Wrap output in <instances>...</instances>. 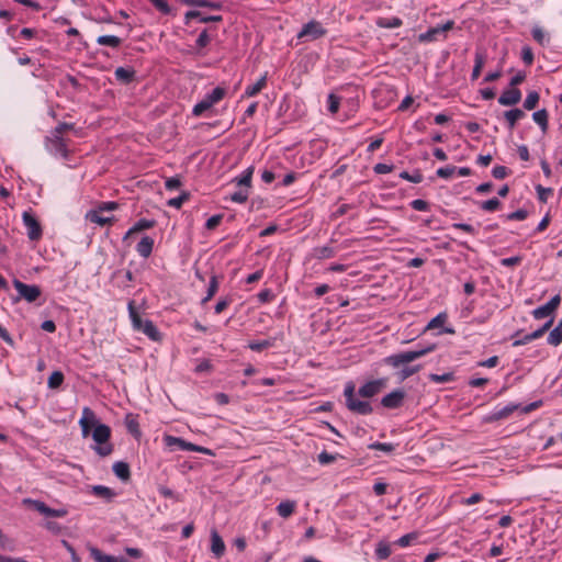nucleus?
Listing matches in <instances>:
<instances>
[{"label":"nucleus","instance_id":"5fc2aeb1","mask_svg":"<svg viewBox=\"0 0 562 562\" xmlns=\"http://www.w3.org/2000/svg\"><path fill=\"white\" fill-rule=\"evenodd\" d=\"M429 380L432 382H436V383L450 382L453 380V373H451V372L443 373V374L431 373V374H429Z\"/></svg>","mask_w":562,"mask_h":562},{"label":"nucleus","instance_id":"a211bd4d","mask_svg":"<svg viewBox=\"0 0 562 562\" xmlns=\"http://www.w3.org/2000/svg\"><path fill=\"white\" fill-rule=\"evenodd\" d=\"M156 225L154 220L140 218L124 235L123 240L128 239L133 234L153 228Z\"/></svg>","mask_w":562,"mask_h":562},{"label":"nucleus","instance_id":"72a5a7b5","mask_svg":"<svg viewBox=\"0 0 562 562\" xmlns=\"http://www.w3.org/2000/svg\"><path fill=\"white\" fill-rule=\"evenodd\" d=\"M87 218L92 222V223H95V224H99L101 226H104V225H108V224H112L114 222V217L113 216H110V217H104V216H101L100 215V212L97 211V210H92L90 211L88 214H87Z\"/></svg>","mask_w":562,"mask_h":562},{"label":"nucleus","instance_id":"f3484780","mask_svg":"<svg viewBox=\"0 0 562 562\" xmlns=\"http://www.w3.org/2000/svg\"><path fill=\"white\" fill-rule=\"evenodd\" d=\"M89 552H90L91 558L95 562H127V560L123 557L116 558L113 555H108L95 547H89Z\"/></svg>","mask_w":562,"mask_h":562},{"label":"nucleus","instance_id":"6ab92c4d","mask_svg":"<svg viewBox=\"0 0 562 562\" xmlns=\"http://www.w3.org/2000/svg\"><path fill=\"white\" fill-rule=\"evenodd\" d=\"M186 24L190 22L192 19H199L202 23L209 22H221L223 20L222 15H203L200 11L191 10L188 11L184 15Z\"/></svg>","mask_w":562,"mask_h":562},{"label":"nucleus","instance_id":"ddd939ff","mask_svg":"<svg viewBox=\"0 0 562 562\" xmlns=\"http://www.w3.org/2000/svg\"><path fill=\"white\" fill-rule=\"evenodd\" d=\"M405 392L401 389L394 390L381 400V405L389 409H395L403 405Z\"/></svg>","mask_w":562,"mask_h":562},{"label":"nucleus","instance_id":"c9c22d12","mask_svg":"<svg viewBox=\"0 0 562 562\" xmlns=\"http://www.w3.org/2000/svg\"><path fill=\"white\" fill-rule=\"evenodd\" d=\"M97 43L102 46L117 48L122 44V40L115 35H101L97 38Z\"/></svg>","mask_w":562,"mask_h":562},{"label":"nucleus","instance_id":"bf43d9fd","mask_svg":"<svg viewBox=\"0 0 562 562\" xmlns=\"http://www.w3.org/2000/svg\"><path fill=\"white\" fill-rule=\"evenodd\" d=\"M446 321L447 315L445 313H440L428 323L427 329L440 327L445 324Z\"/></svg>","mask_w":562,"mask_h":562},{"label":"nucleus","instance_id":"7c9ffc66","mask_svg":"<svg viewBox=\"0 0 562 562\" xmlns=\"http://www.w3.org/2000/svg\"><path fill=\"white\" fill-rule=\"evenodd\" d=\"M296 503L294 501H284L277 506V513L282 518H289L295 509Z\"/></svg>","mask_w":562,"mask_h":562},{"label":"nucleus","instance_id":"49530a36","mask_svg":"<svg viewBox=\"0 0 562 562\" xmlns=\"http://www.w3.org/2000/svg\"><path fill=\"white\" fill-rule=\"evenodd\" d=\"M533 40L541 46H544L549 42V37L544 34L540 26H535L531 31Z\"/></svg>","mask_w":562,"mask_h":562},{"label":"nucleus","instance_id":"bb28decb","mask_svg":"<svg viewBox=\"0 0 562 562\" xmlns=\"http://www.w3.org/2000/svg\"><path fill=\"white\" fill-rule=\"evenodd\" d=\"M91 492L94 496L104 498L108 502H111L116 496L113 490L104 485H93Z\"/></svg>","mask_w":562,"mask_h":562},{"label":"nucleus","instance_id":"e2e57ef3","mask_svg":"<svg viewBox=\"0 0 562 562\" xmlns=\"http://www.w3.org/2000/svg\"><path fill=\"white\" fill-rule=\"evenodd\" d=\"M337 459V456L330 454L327 451H323L318 454L317 460L322 465L330 464L335 462Z\"/></svg>","mask_w":562,"mask_h":562},{"label":"nucleus","instance_id":"dca6fc26","mask_svg":"<svg viewBox=\"0 0 562 562\" xmlns=\"http://www.w3.org/2000/svg\"><path fill=\"white\" fill-rule=\"evenodd\" d=\"M521 100V92L518 88H509L502 92L498 98V103L504 106H512L519 103Z\"/></svg>","mask_w":562,"mask_h":562},{"label":"nucleus","instance_id":"5701e85b","mask_svg":"<svg viewBox=\"0 0 562 562\" xmlns=\"http://www.w3.org/2000/svg\"><path fill=\"white\" fill-rule=\"evenodd\" d=\"M211 550L217 558L222 557L225 551V543L216 530L211 532Z\"/></svg>","mask_w":562,"mask_h":562},{"label":"nucleus","instance_id":"de8ad7c7","mask_svg":"<svg viewBox=\"0 0 562 562\" xmlns=\"http://www.w3.org/2000/svg\"><path fill=\"white\" fill-rule=\"evenodd\" d=\"M226 94V90L222 87L214 88L210 93H207V99L213 102V104L220 102Z\"/></svg>","mask_w":562,"mask_h":562},{"label":"nucleus","instance_id":"f03ea898","mask_svg":"<svg viewBox=\"0 0 562 562\" xmlns=\"http://www.w3.org/2000/svg\"><path fill=\"white\" fill-rule=\"evenodd\" d=\"M435 349V345H431L427 348L418 349V350H408L403 351L400 353L391 355L386 358H384V363L387 366H391L393 368H398L402 364L409 363L412 361H415L416 359H419L424 357L425 355L429 353Z\"/></svg>","mask_w":562,"mask_h":562},{"label":"nucleus","instance_id":"423d86ee","mask_svg":"<svg viewBox=\"0 0 562 562\" xmlns=\"http://www.w3.org/2000/svg\"><path fill=\"white\" fill-rule=\"evenodd\" d=\"M13 285L19 293L14 299L15 302L24 299L26 302L32 303L41 296L42 290L38 285L23 283L19 279L13 280Z\"/></svg>","mask_w":562,"mask_h":562},{"label":"nucleus","instance_id":"aec40b11","mask_svg":"<svg viewBox=\"0 0 562 562\" xmlns=\"http://www.w3.org/2000/svg\"><path fill=\"white\" fill-rule=\"evenodd\" d=\"M137 415H134L132 413L126 414L125 416V426L127 431L136 439H139L142 436V431L139 428V423L137 419Z\"/></svg>","mask_w":562,"mask_h":562},{"label":"nucleus","instance_id":"39448f33","mask_svg":"<svg viewBox=\"0 0 562 562\" xmlns=\"http://www.w3.org/2000/svg\"><path fill=\"white\" fill-rule=\"evenodd\" d=\"M45 148L54 156H59L64 159H68L70 151L68 149V139L64 138L63 135L49 132V135L44 140Z\"/></svg>","mask_w":562,"mask_h":562},{"label":"nucleus","instance_id":"393cba45","mask_svg":"<svg viewBox=\"0 0 562 562\" xmlns=\"http://www.w3.org/2000/svg\"><path fill=\"white\" fill-rule=\"evenodd\" d=\"M112 470H113L114 474L123 482L130 481L131 470H130L128 463L123 462V461H117L113 464Z\"/></svg>","mask_w":562,"mask_h":562},{"label":"nucleus","instance_id":"f8f14e48","mask_svg":"<svg viewBox=\"0 0 562 562\" xmlns=\"http://www.w3.org/2000/svg\"><path fill=\"white\" fill-rule=\"evenodd\" d=\"M24 502L31 504L35 510L46 517H65L67 515V510L65 508H50L41 501L25 499Z\"/></svg>","mask_w":562,"mask_h":562},{"label":"nucleus","instance_id":"1a4fd4ad","mask_svg":"<svg viewBox=\"0 0 562 562\" xmlns=\"http://www.w3.org/2000/svg\"><path fill=\"white\" fill-rule=\"evenodd\" d=\"M23 223L27 229V237L30 240H38L43 235L42 226L33 214L24 212L22 215Z\"/></svg>","mask_w":562,"mask_h":562},{"label":"nucleus","instance_id":"a878e982","mask_svg":"<svg viewBox=\"0 0 562 562\" xmlns=\"http://www.w3.org/2000/svg\"><path fill=\"white\" fill-rule=\"evenodd\" d=\"M520 334L521 331H516L515 335H514V338H516L513 342V346L514 347H518V346H522V345H527L529 344L530 341L535 340V339H538L541 336L540 331L537 329L530 334H527V335H524L520 337Z\"/></svg>","mask_w":562,"mask_h":562},{"label":"nucleus","instance_id":"e433bc0d","mask_svg":"<svg viewBox=\"0 0 562 562\" xmlns=\"http://www.w3.org/2000/svg\"><path fill=\"white\" fill-rule=\"evenodd\" d=\"M252 172H254V167H249L241 173L240 177L235 178L234 181H236L238 187L248 189L251 183Z\"/></svg>","mask_w":562,"mask_h":562},{"label":"nucleus","instance_id":"864d4df0","mask_svg":"<svg viewBox=\"0 0 562 562\" xmlns=\"http://www.w3.org/2000/svg\"><path fill=\"white\" fill-rule=\"evenodd\" d=\"M240 189L236 192H234L232 195H231V200L233 202H237V203H244L247 201L248 199V189L246 188H241L239 187Z\"/></svg>","mask_w":562,"mask_h":562},{"label":"nucleus","instance_id":"cd10ccee","mask_svg":"<svg viewBox=\"0 0 562 562\" xmlns=\"http://www.w3.org/2000/svg\"><path fill=\"white\" fill-rule=\"evenodd\" d=\"M525 116V112L518 108L512 109L509 111L504 112V117L508 124V127L513 130L518 120Z\"/></svg>","mask_w":562,"mask_h":562},{"label":"nucleus","instance_id":"c85d7f7f","mask_svg":"<svg viewBox=\"0 0 562 562\" xmlns=\"http://www.w3.org/2000/svg\"><path fill=\"white\" fill-rule=\"evenodd\" d=\"M375 24H376V26L382 27V29H395V27L402 26L403 21L397 16H393V18L380 16L375 20Z\"/></svg>","mask_w":562,"mask_h":562},{"label":"nucleus","instance_id":"473e14b6","mask_svg":"<svg viewBox=\"0 0 562 562\" xmlns=\"http://www.w3.org/2000/svg\"><path fill=\"white\" fill-rule=\"evenodd\" d=\"M484 64H485V55L482 52L477 50L475 53L474 67H473L472 75H471L472 80H476L480 77L481 71L484 67Z\"/></svg>","mask_w":562,"mask_h":562},{"label":"nucleus","instance_id":"a18cd8bd","mask_svg":"<svg viewBox=\"0 0 562 562\" xmlns=\"http://www.w3.org/2000/svg\"><path fill=\"white\" fill-rule=\"evenodd\" d=\"M400 178L407 180L413 183H420L424 179L423 173L419 170H415L413 173L408 171H402Z\"/></svg>","mask_w":562,"mask_h":562},{"label":"nucleus","instance_id":"8fccbe9b","mask_svg":"<svg viewBox=\"0 0 562 562\" xmlns=\"http://www.w3.org/2000/svg\"><path fill=\"white\" fill-rule=\"evenodd\" d=\"M211 43V37L207 33V30L204 29L200 35L198 36L195 41V46L198 48V53H200V49L206 47Z\"/></svg>","mask_w":562,"mask_h":562},{"label":"nucleus","instance_id":"6e6552de","mask_svg":"<svg viewBox=\"0 0 562 562\" xmlns=\"http://www.w3.org/2000/svg\"><path fill=\"white\" fill-rule=\"evenodd\" d=\"M454 26V22L452 20L447 21L445 24L437 25L435 27H430L425 33H420L418 35V41L420 43L425 42H434L438 40L439 35H442L443 38H446V33L450 30H452Z\"/></svg>","mask_w":562,"mask_h":562},{"label":"nucleus","instance_id":"7ed1b4c3","mask_svg":"<svg viewBox=\"0 0 562 562\" xmlns=\"http://www.w3.org/2000/svg\"><path fill=\"white\" fill-rule=\"evenodd\" d=\"M111 437V428L108 425L104 424H98L93 431H92V438L98 443L94 447V451L100 457H106L112 453L113 446L109 443V439Z\"/></svg>","mask_w":562,"mask_h":562},{"label":"nucleus","instance_id":"4c0bfd02","mask_svg":"<svg viewBox=\"0 0 562 562\" xmlns=\"http://www.w3.org/2000/svg\"><path fill=\"white\" fill-rule=\"evenodd\" d=\"M218 290V278L217 276L213 274L210 279V283L207 286V292L205 297L202 300V304L209 302L217 292Z\"/></svg>","mask_w":562,"mask_h":562},{"label":"nucleus","instance_id":"a19ab883","mask_svg":"<svg viewBox=\"0 0 562 562\" xmlns=\"http://www.w3.org/2000/svg\"><path fill=\"white\" fill-rule=\"evenodd\" d=\"M335 254V249L330 246H322L314 249V255L318 259L333 258Z\"/></svg>","mask_w":562,"mask_h":562},{"label":"nucleus","instance_id":"79ce46f5","mask_svg":"<svg viewBox=\"0 0 562 562\" xmlns=\"http://www.w3.org/2000/svg\"><path fill=\"white\" fill-rule=\"evenodd\" d=\"M539 99L540 95L537 91H530L524 101V108L528 111L533 110L537 106Z\"/></svg>","mask_w":562,"mask_h":562},{"label":"nucleus","instance_id":"2f4dec72","mask_svg":"<svg viewBox=\"0 0 562 562\" xmlns=\"http://www.w3.org/2000/svg\"><path fill=\"white\" fill-rule=\"evenodd\" d=\"M532 119L540 126L543 133L548 131L549 114L546 109L533 112Z\"/></svg>","mask_w":562,"mask_h":562},{"label":"nucleus","instance_id":"4be33fe9","mask_svg":"<svg viewBox=\"0 0 562 562\" xmlns=\"http://www.w3.org/2000/svg\"><path fill=\"white\" fill-rule=\"evenodd\" d=\"M154 248V239L149 236H144L136 246V251L143 258H148Z\"/></svg>","mask_w":562,"mask_h":562},{"label":"nucleus","instance_id":"c756f323","mask_svg":"<svg viewBox=\"0 0 562 562\" xmlns=\"http://www.w3.org/2000/svg\"><path fill=\"white\" fill-rule=\"evenodd\" d=\"M267 85V74L261 76V78L254 85H250L246 88L244 95L247 98H251L257 95Z\"/></svg>","mask_w":562,"mask_h":562},{"label":"nucleus","instance_id":"09e8293b","mask_svg":"<svg viewBox=\"0 0 562 562\" xmlns=\"http://www.w3.org/2000/svg\"><path fill=\"white\" fill-rule=\"evenodd\" d=\"M190 199V193L183 191L179 196L170 199L168 205L175 209H180L182 204Z\"/></svg>","mask_w":562,"mask_h":562},{"label":"nucleus","instance_id":"6e6d98bb","mask_svg":"<svg viewBox=\"0 0 562 562\" xmlns=\"http://www.w3.org/2000/svg\"><path fill=\"white\" fill-rule=\"evenodd\" d=\"M339 104H340V98L334 93H330L328 95V111L331 114L337 113L339 110Z\"/></svg>","mask_w":562,"mask_h":562},{"label":"nucleus","instance_id":"0e129e2a","mask_svg":"<svg viewBox=\"0 0 562 562\" xmlns=\"http://www.w3.org/2000/svg\"><path fill=\"white\" fill-rule=\"evenodd\" d=\"M527 216H528V212L524 209H519L515 212L507 214L506 218L508 221H524L525 218H527Z\"/></svg>","mask_w":562,"mask_h":562},{"label":"nucleus","instance_id":"052dcab7","mask_svg":"<svg viewBox=\"0 0 562 562\" xmlns=\"http://www.w3.org/2000/svg\"><path fill=\"white\" fill-rule=\"evenodd\" d=\"M536 190L538 193V199L542 203H546L548 201V196L553 192L551 188H543L541 184H538Z\"/></svg>","mask_w":562,"mask_h":562},{"label":"nucleus","instance_id":"9d476101","mask_svg":"<svg viewBox=\"0 0 562 562\" xmlns=\"http://www.w3.org/2000/svg\"><path fill=\"white\" fill-rule=\"evenodd\" d=\"M386 385V379L372 380L359 387L358 394L361 397L370 398L379 394Z\"/></svg>","mask_w":562,"mask_h":562},{"label":"nucleus","instance_id":"37998d69","mask_svg":"<svg viewBox=\"0 0 562 562\" xmlns=\"http://www.w3.org/2000/svg\"><path fill=\"white\" fill-rule=\"evenodd\" d=\"M64 382V374L60 371H54L47 381L49 389H57Z\"/></svg>","mask_w":562,"mask_h":562},{"label":"nucleus","instance_id":"412c9836","mask_svg":"<svg viewBox=\"0 0 562 562\" xmlns=\"http://www.w3.org/2000/svg\"><path fill=\"white\" fill-rule=\"evenodd\" d=\"M135 70L133 68L117 67L114 71L115 79L123 83L128 85L135 78Z\"/></svg>","mask_w":562,"mask_h":562},{"label":"nucleus","instance_id":"3c124183","mask_svg":"<svg viewBox=\"0 0 562 562\" xmlns=\"http://www.w3.org/2000/svg\"><path fill=\"white\" fill-rule=\"evenodd\" d=\"M501 206V201L497 198H492L487 201H484L480 204L481 210L493 212L496 211Z\"/></svg>","mask_w":562,"mask_h":562},{"label":"nucleus","instance_id":"4468645a","mask_svg":"<svg viewBox=\"0 0 562 562\" xmlns=\"http://www.w3.org/2000/svg\"><path fill=\"white\" fill-rule=\"evenodd\" d=\"M99 423L95 418L94 412L89 407H85L82 411V417L79 420V425L81 427L83 437H87L89 435L91 428L92 427L94 428Z\"/></svg>","mask_w":562,"mask_h":562},{"label":"nucleus","instance_id":"58836bf2","mask_svg":"<svg viewBox=\"0 0 562 562\" xmlns=\"http://www.w3.org/2000/svg\"><path fill=\"white\" fill-rule=\"evenodd\" d=\"M392 553L391 546L384 541H380L375 548V555L379 560L387 559Z\"/></svg>","mask_w":562,"mask_h":562},{"label":"nucleus","instance_id":"f257e3e1","mask_svg":"<svg viewBox=\"0 0 562 562\" xmlns=\"http://www.w3.org/2000/svg\"><path fill=\"white\" fill-rule=\"evenodd\" d=\"M127 308L133 324V328L135 330L145 334L148 338H150L154 341H159L161 339V334L159 333L155 324L149 319H143L140 317V315L136 311L134 301L128 302Z\"/></svg>","mask_w":562,"mask_h":562},{"label":"nucleus","instance_id":"774afa93","mask_svg":"<svg viewBox=\"0 0 562 562\" xmlns=\"http://www.w3.org/2000/svg\"><path fill=\"white\" fill-rule=\"evenodd\" d=\"M521 59L526 65L533 63V53L529 46H524L521 49Z\"/></svg>","mask_w":562,"mask_h":562},{"label":"nucleus","instance_id":"69168bd1","mask_svg":"<svg viewBox=\"0 0 562 562\" xmlns=\"http://www.w3.org/2000/svg\"><path fill=\"white\" fill-rule=\"evenodd\" d=\"M457 170V167L456 166H446V167H441L437 170V176L439 178H443V179H447V178H450Z\"/></svg>","mask_w":562,"mask_h":562},{"label":"nucleus","instance_id":"c03bdc74","mask_svg":"<svg viewBox=\"0 0 562 562\" xmlns=\"http://www.w3.org/2000/svg\"><path fill=\"white\" fill-rule=\"evenodd\" d=\"M422 369V366L420 364H416V366H412V367H405L403 368L398 373V379L400 381H404L406 379H408L409 376L414 375L415 373H417L419 370Z\"/></svg>","mask_w":562,"mask_h":562},{"label":"nucleus","instance_id":"f704fd0d","mask_svg":"<svg viewBox=\"0 0 562 562\" xmlns=\"http://www.w3.org/2000/svg\"><path fill=\"white\" fill-rule=\"evenodd\" d=\"M562 342V318L558 325L550 331L548 336V344L551 346H559Z\"/></svg>","mask_w":562,"mask_h":562},{"label":"nucleus","instance_id":"20e7f679","mask_svg":"<svg viewBox=\"0 0 562 562\" xmlns=\"http://www.w3.org/2000/svg\"><path fill=\"white\" fill-rule=\"evenodd\" d=\"M344 395L346 397V406L349 411L359 415H369L373 412L369 402L360 401L356 397L355 384L352 382L346 384Z\"/></svg>","mask_w":562,"mask_h":562},{"label":"nucleus","instance_id":"4d7b16f0","mask_svg":"<svg viewBox=\"0 0 562 562\" xmlns=\"http://www.w3.org/2000/svg\"><path fill=\"white\" fill-rule=\"evenodd\" d=\"M158 11L169 14L171 9L166 0H148Z\"/></svg>","mask_w":562,"mask_h":562},{"label":"nucleus","instance_id":"2eb2a0df","mask_svg":"<svg viewBox=\"0 0 562 562\" xmlns=\"http://www.w3.org/2000/svg\"><path fill=\"white\" fill-rule=\"evenodd\" d=\"M519 408H520L519 404H514V403L508 404L505 407H503V408H501L498 411H495V412L491 413L490 415H487L486 417H484V422L485 423H494V422H498V420H502V419H506L515 411H517Z\"/></svg>","mask_w":562,"mask_h":562},{"label":"nucleus","instance_id":"13d9d810","mask_svg":"<svg viewBox=\"0 0 562 562\" xmlns=\"http://www.w3.org/2000/svg\"><path fill=\"white\" fill-rule=\"evenodd\" d=\"M272 346V342L270 340H260V341H252L248 345V347L252 351H262L265 349H268Z\"/></svg>","mask_w":562,"mask_h":562},{"label":"nucleus","instance_id":"9b49d317","mask_svg":"<svg viewBox=\"0 0 562 562\" xmlns=\"http://www.w3.org/2000/svg\"><path fill=\"white\" fill-rule=\"evenodd\" d=\"M561 297L559 294L554 295L548 303L535 308L531 315L535 319H542L550 316L560 305Z\"/></svg>","mask_w":562,"mask_h":562},{"label":"nucleus","instance_id":"603ef678","mask_svg":"<svg viewBox=\"0 0 562 562\" xmlns=\"http://www.w3.org/2000/svg\"><path fill=\"white\" fill-rule=\"evenodd\" d=\"M369 449L371 450H380L386 453H391L394 451L395 446L393 443H386V442H373L369 445Z\"/></svg>","mask_w":562,"mask_h":562},{"label":"nucleus","instance_id":"b1692460","mask_svg":"<svg viewBox=\"0 0 562 562\" xmlns=\"http://www.w3.org/2000/svg\"><path fill=\"white\" fill-rule=\"evenodd\" d=\"M165 441L167 443V446H178L181 450L183 451H194V450H198V446L192 443V442H188L181 438H177V437H172V436H166L165 437Z\"/></svg>","mask_w":562,"mask_h":562},{"label":"nucleus","instance_id":"680f3d73","mask_svg":"<svg viewBox=\"0 0 562 562\" xmlns=\"http://www.w3.org/2000/svg\"><path fill=\"white\" fill-rule=\"evenodd\" d=\"M222 220H223V214H216V215L211 216L205 223L206 229H209V231L215 229L221 224Z\"/></svg>","mask_w":562,"mask_h":562},{"label":"nucleus","instance_id":"338daca9","mask_svg":"<svg viewBox=\"0 0 562 562\" xmlns=\"http://www.w3.org/2000/svg\"><path fill=\"white\" fill-rule=\"evenodd\" d=\"M509 170L505 166H495L492 170V175L495 179H504L508 176Z\"/></svg>","mask_w":562,"mask_h":562},{"label":"nucleus","instance_id":"ea45409f","mask_svg":"<svg viewBox=\"0 0 562 562\" xmlns=\"http://www.w3.org/2000/svg\"><path fill=\"white\" fill-rule=\"evenodd\" d=\"M213 104V102H211L209 99H207V95L204 97L203 100H201L200 102H198L194 106H193V110H192V114L194 116H200L202 115L206 110H209Z\"/></svg>","mask_w":562,"mask_h":562},{"label":"nucleus","instance_id":"0eeeda50","mask_svg":"<svg viewBox=\"0 0 562 562\" xmlns=\"http://www.w3.org/2000/svg\"><path fill=\"white\" fill-rule=\"evenodd\" d=\"M326 33L327 31L323 27L321 22L312 20L303 25L302 30L297 33V38L315 41L326 35Z\"/></svg>","mask_w":562,"mask_h":562}]
</instances>
